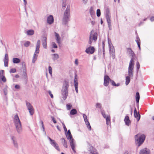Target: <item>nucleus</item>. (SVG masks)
Wrapping results in <instances>:
<instances>
[{
	"mask_svg": "<svg viewBox=\"0 0 154 154\" xmlns=\"http://www.w3.org/2000/svg\"><path fill=\"white\" fill-rule=\"evenodd\" d=\"M70 8L69 6H67L65 10L63 19V21L64 23L66 24L68 20L70 14Z\"/></svg>",
	"mask_w": 154,
	"mask_h": 154,
	"instance_id": "nucleus-1",
	"label": "nucleus"
},
{
	"mask_svg": "<svg viewBox=\"0 0 154 154\" xmlns=\"http://www.w3.org/2000/svg\"><path fill=\"white\" fill-rule=\"evenodd\" d=\"M134 65V61L133 59H131L129 63L128 68V74L131 76L133 74V70Z\"/></svg>",
	"mask_w": 154,
	"mask_h": 154,
	"instance_id": "nucleus-2",
	"label": "nucleus"
},
{
	"mask_svg": "<svg viewBox=\"0 0 154 154\" xmlns=\"http://www.w3.org/2000/svg\"><path fill=\"white\" fill-rule=\"evenodd\" d=\"M67 139H69V142L70 145L73 151L75 152V149L74 145L73 143V139H72V136L71 134H67L66 135Z\"/></svg>",
	"mask_w": 154,
	"mask_h": 154,
	"instance_id": "nucleus-3",
	"label": "nucleus"
},
{
	"mask_svg": "<svg viewBox=\"0 0 154 154\" xmlns=\"http://www.w3.org/2000/svg\"><path fill=\"white\" fill-rule=\"evenodd\" d=\"M138 135H137L135 136V139L137 140L138 144V146H139L143 142L145 139V136L144 135H141L139 139H137V138L138 137Z\"/></svg>",
	"mask_w": 154,
	"mask_h": 154,
	"instance_id": "nucleus-4",
	"label": "nucleus"
},
{
	"mask_svg": "<svg viewBox=\"0 0 154 154\" xmlns=\"http://www.w3.org/2000/svg\"><path fill=\"white\" fill-rule=\"evenodd\" d=\"M97 34L96 33H92V32H91L89 37V43L91 44L93 40H96L97 39Z\"/></svg>",
	"mask_w": 154,
	"mask_h": 154,
	"instance_id": "nucleus-5",
	"label": "nucleus"
},
{
	"mask_svg": "<svg viewBox=\"0 0 154 154\" xmlns=\"http://www.w3.org/2000/svg\"><path fill=\"white\" fill-rule=\"evenodd\" d=\"M14 122L16 126L17 130V131H18L19 129V116L17 115H16L14 117Z\"/></svg>",
	"mask_w": 154,
	"mask_h": 154,
	"instance_id": "nucleus-6",
	"label": "nucleus"
},
{
	"mask_svg": "<svg viewBox=\"0 0 154 154\" xmlns=\"http://www.w3.org/2000/svg\"><path fill=\"white\" fill-rule=\"evenodd\" d=\"M26 105L30 114L31 115H33L34 113V110L32 106L29 103H26Z\"/></svg>",
	"mask_w": 154,
	"mask_h": 154,
	"instance_id": "nucleus-7",
	"label": "nucleus"
},
{
	"mask_svg": "<svg viewBox=\"0 0 154 154\" xmlns=\"http://www.w3.org/2000/svg\"><path fill=\"white\" fill-rule=\"evenodd\" d=\"M6 79L4 75V72L3 70H1L0 72V81H2L5 82Z\"/></svg>",
	"mask_w": 154,
	"mask_h": 154,
	"instance_id": "nucleus-8",
	"label": "nucleus"
},
{
	"mask_svg": "<svg viewBox=\"0 0 154 154\" xmlns=\"http://www.w3.org/2000/svg\"><path fill=\"white\" fill-rule=\"evenodd\" d=\"M85 51L87 53L92 54L93 53L94 51V48L93 47H90L87 48Z\"/></svg>",
	"mask_w": 154,
	"mask_h": 154,
	"instance_id": "nucleus-9",
	"label": "nucleus"
},
{
	"mask_svg": "<svg viewBox=\"0 0 154 154\" xmlns=\"http://www.w3.org/2000/svg\"><path fill=\"white\" fill-rule=\"evenodd\" d=\"M48 138L50 140L51 142V144L53 145L54 146L55 148L57 149L58 151H59L60 149L59 148V147L57 144L54 140H52L49 137H48Z\"/></svg>",
	"mask_w": 154,
	"mask_h": 154,
	"instance_id": "nucleus-10",
	"label": "nucleus"
},
{
	"mask_svg": "<svg viewBox=\"0 0 154 154\" xmlns=\"http://www.w3.org/2000/svg\"><path fill=\"white\" fill-rule=\"evenodd\" d=\"M23 71L24 73V75L25 78H26V65L25 63L22 62V63Z\"/></svg>",
	"mask_w": 154,
	"mask_h": 154,
	"instance_id": "nucleus-11",
	"label": "nucleus"
},
{
	"mask_svg": "<svg viewBox=\"0 0 154 154\" xmlns=\"http://www.w3.org/2000/svg\"><path fill=\"white\" fill-rule=\"evenodd\" d=\"M54 33L57 42L59 44H60V36L56 32H55Z\"/></svg>",
	"mask_w": 154,
	"mask_h": 154,
	"instance_id": "nucleus-12",
	"label": "nucleus"
},
{
	"mask_svg": "<svg viewBox=\"0 0 154 154\" xmlns=\"http://www.w3.org/2000/svg\"><path fill=\"white\" fill-rule=\"evenodd\" d=\"M149 150L146 148L142 149L140 152V154H149Z\"/></svg>",
	"mask_w": 154,
	"mask_h": 154,
	"instance_id": "nucleus-13",
	"label": "nucleus"
},
{
	"mask_svg": "<svg viewBox=\"0 0 154 154\" xmlns=\"http://www.w3.org/2000/svg\"><path fill=\"white\" fill-rule=\"evenodd\" d=\"M109 80V78L108 76H105L104 77V84L106 86L108 85Z\"/></svg>",
	"mask_w": 154,
	"mask_h": 154,
	"instance_id": "nucleus-14",
	"label": "nucleus"
},
{
	"mask_svg": "<svg viewBox=\"0 0 154 154\" xmlns=\"http://www.w3.org/2000/svg\"><path fill=\"white\" fill-rule=\"evenodd\" d=\"M54 21V19L52 16L50 15L48 17L47 19L48 23L49 24L52 23Z\"/></svg>",
	"mask_w": 154,
	"mask_h": 154,
	"instance_id": "nucleus-15",
	"label": "nucleus"
},
{
	"mask_svg": "<svg viewBox=\"0 0 154 154\" xmlns=\"http://www.w3.org/2000/svg\"><path fill=\"white\" fill-rule=\"evenodd\" d=\"M8 55L7 54H5V60H4L5 66H8Z\"/></svg>",
	"mask_w": 154,
	"mask_h": 154,
	"instance_id": "nucleus-16",
	"label": "nucleus"
},
{
	"mask_svg": "<svg viewBox=\"0 0 154 154\" xmlns=\"http://www.w3.org/2000/svg\"><path fill=\"white\" fill-rule=\"evenodd\" d=\"M134 117L137 118V121H138L140 119V115L137 112L136 109L134 110Z\"/></svg>",
	"mask_w": 154,
	"mask_h": 154,
	"instance_id": "nucleus-17",
	"label": "nucleus"
},
{
	"mask_svg": "<svg viewBox=\"0 0 154 154\" xmlns=\"http://www.w3.org/2000/svg\"><path fill=\"white\" fill-rule=\"evenodd\" d=\"M40 40H38L37 45H36V52H37V53H38L39 51V48L40 47Z\"/></svg>",
	"mask_w": 154,
	"mask_h": 154,
	"instance_id": "nucleus-18",
	"label": "nucleus"
},
{
	"mask_svg": "<svg viewBox=\"0 0 154 154\" xmlns=\"http://www.w3.org/2000/svg\"><path fill=\"white\" fill-rule=\"evenodd\" d=\"M140 99V95L138 92H137L136 94V100L137 102L138 103Z\"/></svg>",
	"mask_w": 154,
	"mask_h": 154,
	"instance_id": "nucleus-19",
	"label": "nucleus"
},
{
	"mask_svg": "<svg viewBox=\"0 0 154 154\" xmlns=\"http://www.w3.org/2000/svg\"><path fill=\"white\" fill-rule=\"evenodd\" d=\"M125 121L127 125H128L130 123V121L129 119V118L128 116L125 117Z\"/></svg>",
	"mask_w": 154,
	"mask_h": 154,
	"instance_id": "nucleus-20",
	"label": "nucleus"
},
{
	"mask_svg": "<svg viewBox=\"0 0 154 154\" xmlns=\"http://www.w3.org/2000/svg\"><path fill=\"white\" fill-rule=\"evenodd\" d=\"M34 31L32 30H29L27 31V34L29 35H32L34 34Z\"/></svg>",
	"mask_w": 154,
	"mask_h": 154,
	"instance_id": "nucleus-21",
	"label": "nucleus"
},
{
	"mask_svg": "<svg viewBox=\"0 0 154 154\" xmlns=\"http://www.w3.org/2000/svg\"><path fill=\"white\" fill-rule=\"evenodd\" d=\"M130 80V78L128 76H127L126 78V85H128V83H129Z\"/></svg>",
	"mask_w": 154,
	"mask_h": 154,
	"instance_id": "nucleus-22",
	"label": "nucleus"
},
{
	"mask_svg": "<svg viewBox=\"0 0 154 154\" xmlns=\"http://www.w3.org/2000/svg\"><path fill=\"white\" fill-rule=\"evenodd\" d=\"M77 113V111L75 109L72 110L70 112V113L72 115H75Z\"/></svg>",
	"mask_w": 154,
	"mask_h": 154,
	"instance_id": "nucleus-23",
	"label": "nucleus"
},
{
	"mask_svg": "<svg viewBox=\"0 0 154 154\" xmlns=\"http://www.w3.org/2000/svg\"><path fill=\"white\" fill-rule=\"evenodd\" d=\"M13 62L14 63H17L19 62V59L17 58H14L13 59Z\"/></svg>",
	"mask_w": 154,
	"mask_h": 154,
	"instance_id": "nucleus-24",
	"label": "nucleus"
},
{
	"mask_svg": "<svg viewBox=\"0 0 154 154\" xmlns=\"http://www.w3.org/2000/svg\"><path fill=\"white\" fill-rule=\"evenodd\" d=\"M106 18H107V21L108 23V25H109V27H110L111 26V22H110V20L109 18V17L108 16H106Z\"/></svg>",
	"mask_w": 154,
	"mask_h": 154,
	"instance_id": "nucleus-25",
	"label": "nucleus"
},
{
	"mask_svg": "<svg viewBox=\"0 0 154 154\" xmlns=\"http://www.w3.org/2000/svg\"><path fill=\"white\" fill-rule=\"evenodd\" d=\"M43 45L44 48H45L46 46V38H45L44 40V42L43 43Z\"/></svg>",
	"mask_w": 154,
	"mask_h": 154,
	"instance_id": "nucleus-26",
	"label": "nucleus"
},
{
	"mask_svg": "<svg viewBox=\"0 0 154 154\" xmlns=\"http://www.w3.org/2000/svg\"><path fill=\"white\" fill-rule=\"evenodd\" d=\"M97 17H99L100 15V11L99 9H98L97 10Z\"/></svg>",
	"mask_w": 154,
	"mask_h": 154,
	"instance_id": "nucleus-27",
	"label": "nucleus"
},
{
	"mask_svg": "<svg viewBox=\"0 0 154 154\" xmlns=\"http://www.w3.org/2000/svg\"><path fill=\"white\" fill-rule=\"evenodd\" d=\"M37 58V56L35 55V54L34 55L33 58V60H32V62L33 63H34L35 61L36 60V59Z\"/></svg>",
	"mask_w": 154,
	"mask_h": 154,
	"instance_id": "nucleus-28",
	"label": "nucleus"
},
{
	"mask_svg": "<svg viewBox=\"0 0 154 154\" xmlns=\"http://www.w3.org/2000/svg\"><path fill=\"white\" fill-rule=\"evenodd\" d=\"M128 51L129 54H130L131 55H133V52L131 50L130 48H128Z\"/></svg>",
	"mask_w": 154,
	"mask_h": 154,
	"instance_id": "nucleus-29",
	"label": "nucleus"
},
{
	"mask_svg": "<svg viewBox=\"0 0 154 154\" xmlns=\"http://www.w3.org/2000/svg\"><path fill=\"white\" fill-rule=\"evenodd\" d=\"M86 125H87V128H88L89 130H91V127L88 121H87V123L86 124Z\"/></svg>",
	"mask_w": 154,
	"mask_h": 154,
	"instance_id": "nucleus-30",
	"label": "nucleus"
},
{
	"mask_svg": "<svg viewBox=\"0 0 154 154\" xmlns=\"http://www.w3.org/2000/svg\"><path fill=\"white\" fill-rule=\"evenodd\" d=\"M53 56L54 59H57L59 57L58 55L57 54H54Z\"/></svg>",
	"mask_w": 154,
	"mask_h": 154,
	"instance_id": "nucleus-31",
	"label": "nucleus"
},
{
	"mask_svg": "<svg viewBox=\"0 0 154 154\" xmlns=\"http://www.w3.org/2000/svg\"><path fill=\"white\" fill-rule=\"evenodd\" d=\"M90 14H93L94 13V12L93 11V8L92 7H91L90 9Z\"/></svg>",
	"mask_w": 154,
	"mask_h": 154,
	"instance_id": "nucleus-32",
	"label": "nucleus"
},
{
	"mask_svg": "<svg viewBox=\"0 0 154 154\" xmlns=\"http://www.w3.org/2000/svg\"><path fill=\"white\" fill-rule=\"evenodd\" d=\"M30 44V42L27 41L24 43V45L25 46L27 47Z\"/></svg>",
	"mask_w": 154,
	"mask_h": 154,
	"instance_id": "nucleus-33",
	"label": "nucleus"
},
{
	"mask_svg": "<svg viewBox=\"0 0 154 154\" xmlns=\"http://www.w3.org/2000/svg\"><path fill=\"white\" fill-rule=\"evenodd\" d=\"M16 72V69H10V73H14Z\"/></svg>",
	"mask_w": 154,
	"mask_h": 154,
	"instance_id": "nucleus-34",
	"label": "nucleus"
},
{
	"mask_svg": "<svg viewBox=\"0 0 154 154\" xmlns=\"http://www.w3.org/2000/svg\"><path fill=\"white\" fill-rule=\"evenodd\" d=\"M106 123L108 125L110 121V117H107L106 118Z\"/></svg>",
	"mask_w": 154,
	"mask_h": 154,
	"instance_id": "nucleus-35",
	"label": "nucleus"
},
{
	"mask_svg": "<svg viewBox=\"0 0 154 154\" xmlns=\"http://www.w3.org/2000/svg\"><path fill=\"white\" fill-rule=\"evenodd\" d=\"M49 73H50V74H52V68L50 66H49Z\"/></svg>",
	"mask_w": 154,
	"mask_h": 154,
	"instance_id": "nucleus-36",
	"label": "nucleus"
},
{
	"mask_svg": "<svg viewBox=\"0 0 154 154\" xmlns=\"http://www.w3.org/2000/svg\"><path fill=\"white\" fill-rule=\"evenodd\" d=\"M52 46L54 48H57V47L56 45V44L54 42L52 43Z\"/></svg>",
	"mask_w": 154,
	"mask_h": 154,
	"instance_id": "nucleus-37",
	"label": "nucleus"
},
{
	"mask_svg": "<svg viewBox=\"0 0 154 154\" xmlns=\"http://www.w3.org/2000/svg\"><path fill=\"white\" fill-rule=\"evenodd\" d=\"M66 106H67V109L68 110L70 109L72 107V106H71L70 105H69V104H67L66 105Z\"/></svg>",
	"mask_w": 154,
	"mask_h": 154,
	"instance_id": "nucleus-38",
	"label": "nucleus"
},
{
	"mask_svg": "<svg viewBox=\"0 0 154 154\" xmlns=\"http://www.w3.org/2000/svg\"><path fill=\"white\" fill-rule=\"evenodd\" d=\"M112 85H114L115 86H118L119 85V84H118L117 85H116V83H115V82H114V81H112Z\"/></svg>",
	"mask_w": 154,
	"mask_h": 154,
	"instance_id": "nucleus-39",
	"label": "nucleus"
},
{
	"mask_svg": "<svg viewBox=\"0 0 154 154\" xmlns=\"http://www.w3.org/2000/svg\"><path fill=\"white\" fill-rule=\"evenodd\" d=\"M136 65L137 66V69H138L140 68V64L138 62H137L136 63Z\"/></svg>",
	"mask_w": 154,
	"mask_h": 154,
	"instance_id": "nucleus-40",
	"label": "nucleus"
},
{
	"mask_svg": "<svg viewBox=\"0 0 154 154\" xmlns=\"http://www.w3.org/2000/svg\"><path fill=\"white\" fill-rule=\"evenodd\" d=\"M75 87H78V83L76 82L75 80Z\"/></svg>",
	"mask_w": 154,
	"mask_h": 154,
	"instance_id": "nucleus-41",
	"label": "nucleus"
},
{
	"mask_svg": "<svg viewBox=\"0 0 154 154\" xmlns=\"http://www.w3.org/2000/svg\"><path fill=\"white\" fill-rule=\"evenodd\" d=\"M63 128H64V130L66 131H67V130L66 128V127L65 126V125L64 124V123H63Z\"/></svg>",
	"mask_w": 154,
	"mask_h": 154,
	"instance_id": "nucleus-42",
	"label": "nucleus"
},
{
	"mask_svg": "<svg viewBox=\"0 0 154 154\" xmlns=\"http://www.w3.org/2000/svg\"><path fill=\"white\" fill-rule=\"evenodd\" d=\"M52 119L54 123H57L56 121L55 120L54 118L53 117H52Z\"/></svg>",
	"mask_w": 154,
	"mask_h": 154,
	"instance_id": "nucleus-43",
	"label": "nucleus"
},
{
	"mask_svg": "<svg viewBox=\"0 0 154 154\" xmlns=\"http://www.w3.org/2000/svg\"><path fill=\"white\" fill-rule=\"evenodd\" d=\"M63 146L65 147L66 148H67V144L66 142L64 143H63Z\"/></svg>",
	"mask_w": 154,
	"mask_h": 154,
	"instance_id": "nucleus-44",
	"label": "nucleus"
},
{
	"mask_svg": "<svg viewBox=\"0 0 154 154\" xmlns=\"http://www.w3.org/2000/svg\"><path fill=\"white\" fill-rule=\"evenodd\" d=\"M15 88L16 89H18L19 88V86L18 85H16L15 86Z\"/></svg>",
	"mask_w": 154,
	"mask_h": 154,
	"instance_id": "nucleus-45",
	"label": "nucleus"
},
{
	"mask_svg": "<svg viewBox=\"0 0 154 154\" xmlns=\"http://www.w3.org/2000/svg\"><path fill=\"white\" fill-rule=\"evenodd\" d=\"M49 94L50 95V96L51 98H53V95L51 94V91H49Z\"/></svg>",
	"mask_w": 154,
	"mask_h": 154,
	"instance_id": "nucleus-46",
	"label": "nucleus"
},
{
	"mask_svg": "<svg viewBox=\"0 0 154 154\" xmlns=\"http://www.w3.org/2000/svg\"><path fill=\"white\" fill-rule=\"evenodd\" d=\"M66 4L63 3L62 5L63 8V9H64V8L66 7Z\"/></svg>",
	"mask_w": 154,
	"mask_h": 154,
	"instance_id": "nucleus-47",
	"label": "nucleus"
},
{
	"mask_svg": "<svg viewBox=\"0 0 154 154\" xmlns=\"http://www.w3.org/2000/svg\"><path fill=\"white\" fill-rule=\"evenodd\" d=\"M75 63L76 65H78V60L77 59H76L75 61Z\"/></svg>",
	"mask_w": 154,
	"mask_h": 154,
	"instance_id": "nucleus-48",
	"label": "nucleus"
},
{
	"mask_svg": "<svg viewBox=\"0 0 154 154\" xmlns=\"http://www.w3.org/2000/svg\"><path fill=\"white\" fill-rule=\"evenodd\" d=\"M62 142L63 143H65V142H66V140H65L64 139L62 138Z\"/></svg>",
	"mask_w": 154,
	"mask_h": 154,
	"instance_id": "nucleus-49",
	"label": "nucleus"
},
{
	"mask_svg": "<svg viewBox=\"0 0 154 154\" xmlns=\"http://www.w3.org/2000/svg\"><path fill=\"white\" fill-rule=\"evenodd\" d=\"M151 20L152 21H154V17H152L151 18Z\"/></svg>",
	"mask_w": 154,
	"mask_h": 154,
	"instance_id": "nucleus-50",
	"label": "nucleus"
},
{
	"mask_svg": "<svg viewBox=\"0 0 154 154\" xmlns=\"http://www.w3.org/2000/svg\"><path fill=\"white\" fill-rule=\"evenodd\" d=\"M41 124H42V127L43 129H44V125H43V122L42 121H41Z\"/></svg>",
	"mask_w": 154,
	"mask_h": 154,
	"instance_id": "nucleus-51",
	"label": "nucleus"
},
{
	"mask_svg": "<svg viewBox=\"0 0 154 154\" xmlns=\"http://www.w3.org/2000/svg\"><path fill=\"white\" fill-rule=\"evenodd\" d=\"M23 1L24 2V4L25 5H26L27 4V2L26 0H23Z\"/></svg>",
	"mask_w": 154,
	"mask_h": 154,
	"instance_id": "nucleus-52",
	"label": "nucleus"
},
{
	"mask_svg": "<svg viewBox=\"0 0 154 154\" xmlns=\"http://www.w3.org/2000/svg\"><path fill=\"white\" fill-rule=\"evenodd\" d=\"M75 88L76 92L77 93L78 92V87H75Z\"/></svg>",
	"mask_w": 154,
	"mask_h": 154,
	"instance_id": "nucleus-53",
	"label": "nucleus"
},
{
	"mask_svg": "<svg viewBox=\"0 0 154 154\" xmlns=\"http://www.w3.org/2000/svg\"><path fill=\"white\" fill-rule=\"evenodd\" d=\"M68 83H67L66 84V85L65 87V88L67 89V88L68 87Z\"/></svg>",
	"mask_w": 154,
	"mask_h": 154,
	"instance_id": "nucleus-54",
	"label": "nucleus"
},
{
	"mask_svg": "<svg viewBox=\"0 0 154 154\" xmlns=\"http://www.w3.org/2000/svg\"><path fill=\"white\" fill-rule=\"evenodd\" d=\"M67 134H71V133H70V131L69 130H68V133Z\"/></svg>",
	"mask_w": 154,
	"mask_h": 154,
	"instance_id": "nucleus-55",
	"label": "nucleus"
},
{
	"mask_svg": "<svg viewBox=\"0 0 154 154\" xmlns=\"http://www.w3.org/2000/svg\"><path fill=\"white\" fill-rule=\"evenodd\" d=\"M85 121L86 122V124L87 123V121H88V120L86 119H85Z\"/></svg>",
	"mask_w": 154,
	"mask_h": 154,
	"instance_id": "nucleus-56",
	"label": "nucleus"
},
{
	"mask_svg": "<svg viewBox=\"0 0 154 154\" xmlns=\"http://www.w3.org/2000/svg\"><path fill=\"white\" fill-rule=\"evenodd\" d=\"M137 45H138V46L139 48L140 49V45L139 43H138V42H137Z\"/></svg>",
	"mask_w": 154,
	"mask_h": 154,
	"instance_id": "nucleus-57",
	"label": "nucleus"
},
{
	"mask_svg": "<svg viewBox=\"0 0 154 154\" xmlns=\"http://www.w3.org/2000/svg\"><path fill=\"white\" fill-rule=\"evenodd\" d=\"M15 77L16 78H18L19 77V75H15Z\"/></svg>",
	"mask_w": 154,
	"mask_h": 154,
	"instance_id": "nucleus-58",
	"label": "nucleus"
},
{
	"mask_svg": "<svg viewBox=\"0 0 154 154\" xmlns=\"http://www.w3.org/2000/svg\"><path fill=\"white\" fill-rule=\"evenodd\" d=\"M91 23H92V24L93 25H94L95 24V22H94V21H92L91 22Z\"/></svg>",
	"mask_w": 154,
	"mask_h": 154,
	"instance_id": "nucleus-59",
	"label": "nucleus"
},
{
	"mask_svg": "<svg viewBox=\"0 0 154 154\" xmlns=\"http://www.w3.org/2000/svg\"><path fill=\"white\" fill-rule=\"evenodd\" d=\"M57 129L59 130V131H60V128H59V126H57Z\"/></svg>",
	"mask_w": 154,
	"mask_h": 154,
	"instance_id": "nucleus-60",
	"label": "nucleus"
},
{
	"mask_svg": "<svg viewBox=\"0 0 154 154\" xmlns=\"http://www.w3.org/2000/svg\"><path fill=\"white\" fill-rule=\"evenodd\" d=\"M12 139H13V141H14V143L15 144V140L14 139V138L13 137L12 138Z\"/></svg>",
	"mask_w": 154,
	"mask_h": 154,
	"instance_id": "nucleus-61",
	"label": "nucleus"
},
{
	"mask_svg": "<svg viewBox=\"0 0 154 154\" xmlns=\"http://www.w3.org/2000/svg\"><path fill=\"white\" fill-rule=\"evenodd\" d=\"M83 0L85 2H86L87 1V0Z\"/></svg>",
	"mask_w": 154,
	"mask_h": 154,
	"instance_id": "nucleus-62",
	"label": "nucleus"
},
{
	"mask_svg": "<svg viewBox=\"0 0 154 154\" xmlns=\"http://www.w3.org/2000/svg\"><path fill=\"white\" fill-rule=\"evenodd\" d=\"M52 52H54V50H52Z\"/></svg>",
	"mask_w": 154,
	"mask_h": 154,
	"instance_id": "nucleus-63",
	"label": "nucleus"
},
{
	"mask_svg": "<svg viewBox=\"0 0 154 154\" xmlns=\"http://www.w3.org/2000/svg\"><path fill=\"white\" fill-rule=\"evenodd\" d=\"M152 119L154 120V116L152 117Z\"/></svg>",
	"mask_w": 154,
	"mask_h": 154,
	"instance_id": "nucleus-64",
	"label": "nucleus"
}]
</instances>
